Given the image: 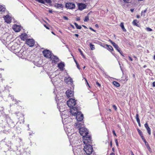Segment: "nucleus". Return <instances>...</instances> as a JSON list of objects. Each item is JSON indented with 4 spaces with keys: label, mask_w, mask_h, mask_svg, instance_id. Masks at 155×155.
Wrapping results in <instances>:
<instances>
[{
    "label": "nucleus",
    "mask_w": 155,
    "mask_h": 155,
    "mask_svg": "<svg viewBox=\"0 0 155 155\" xmlns=\"http://www.w3.org/2000/svg\"><path fill=\"white\" fill-rule=\"evenodd\" d=\"M79 133L83 136L84 143H87L92 142L91 136L88 135V131L85 127H81L79 129Z\"/></svg>",
    "instance_id": "f257e3e1"
},
{
    "label": "nucleus",
    "mask_w": 155,
    "mask_h": 155,
    "mask_svg": "<svg viewBox=\"0 0 155 155\" xmlns=\"http://www.w3.org/2000/svg\"><path fill=\"white\" fill-rule=\"evenodd\" d=\"M13 43H11L8 46L9 49L13 53L16 54L19 51L21 48L20 45L17 43H15L12 45Z\"/></svg>",
    "instance_id": "f03ea898"
},
{
    "label": "nucleus",
    "mask_w": 155,
    "mask_h": 155,
    "mask_svg": "<svg viewBox=\"0 0 155 155\" xmlns=\"http://www.w3.org/2000/svg\"><path fill=\"white\" fill-rule=\"evenodd\" d=\"M28 54L27 51L24 48H22L20 49L16 54L19 58L24 59L27 57Z\"/></svg>",
    "instance_id": "7ed1b4c3"
},
{
    "label": "nucleus",
    "mask_w": 155,
    "mask_h": 155,
    "mask_svg": "<svg viewBox=\"0 0 155 155\" xmlns=\"http://www.w3.org/2000/svg\"><path fill=\"white\" fill-rule=\"evenodd\" d=\"M91 143V142L90 143H84L85 145L84 147V150L87 155H90L93 152V147L90 144Z\"/></svg>",
    "instance_id": "20e7f679"
},
{
    "label": "nucleus",
    "mask_w": 155,
    "mask_h": 155,
    "mask_svg": "<svg viewBox=\"0 0 155 155\" xmlns=\"http://www.w3.org/2000/svg\"><path fill=\"white\" fill-rule=\"evenodd\" d=\"M75 112L71 111L72 114L76 116V118L78 121H81L84 118L83 115L81 114V112H79L77 110H75Z\"/></svg>",
    "instance_id": "39448f33"
},
{
    "label": "nucleus",
    "mask_w": 155,
    "mask_h": 155,
    "mask_svg": "<svg viewBox=\"0 0 155 155\" xmlns=\"http://www.w3.org/2000/svg\"><path fill=\"white\" fill-rule=\"evenodd\" d=\"M76 104V101L74 99H70L67 102V104L68 107L72 108L74 111L78 110L77 107H74Z\"/></svg>",
    "instance_id": "423d86ee"
},
{
    "label": "nucleus",
    "mask_w": 155,
    "mask_h": 155,
    "mask_svg": "<svg viewBox=\"0 0 155 155\" xmlns=\"http://www.w3.org/2000/svg\"><path fill=\"white\" fill-rule=\"evenodd\" d=\"M52 61V64L53 65L56 64L59 61V58L56 56L52 54L51 57L50 58Z\"/></svg>",
    "instance_id": "0eeeda50"
},
{
    "label": "nucleus",
    "mask_w": 155,
    "mask_h": 155,
    "mask_svg": "<svg viewBox=\"0 0 155 155\" xmlns=\"http://www.w3.org/2000/svg\"><path fill=\"white\" fill-rule=\"evenodd\" d=\"M49 78L51 79V81L53 83L54 82H55V81L54 80V78H58V76L56 74L55 71L53 73H52L51 72L48 73V74Z\"/></svg>",
    "instance_id": "6e6552de"
},
{
    "label": "nucleus",
    "mask_w": 155,
    "mask_h": 155,
    "mask_svg": "<svg viewBox=\"0 0 155 155\" xmlns=\"http://www.w3.org/2000/svg\"><path fill=\"white\" fill-rule=\"evenodd\" d=\"M5 117L6 118V121L11 127H14L15 126V124L13 121L8 116L5 115Z\"/></svg>",
    "instance_id": "1a4fd4ad"
},
{
    "label": "nucleus",
    "mask_w": 155,
    "mask_h": 155,
    "mask_svg": "<svg viewBox=\"0 0 155 155\" xmlns=\"http://www.w3.org/2000/svg\"><path fill=\"white\" fill-rule=\"evenodd\" d=\"M43 54L44 56L47 58H50L52 55L51 52L47 50L44 51Z\"/></svg>",
    "instance_id": "9d476101"
},
{
    "label": "nucleus",
    "mask_w": 155,
    "mask_h": 155,
    "mask_svg": "<svg viewBox=\"0 0 155 155\" xmlns=\"http://www.w3.org/2000/svg\"><path fill=\"white\" fill-rule=\"evenodd\" d=\"M65 7L69 9H72L75 8V5L74 4L68 2L65 4Z\"/></svg>",
    "instance_id": "9b49d317"
},
{
    "label": "nucleus",
    "mask_w": 155,
    "mask_h": 155,
    "mask_svg": "<svg viewBox=\"0 0 155 155\" xmlns=\"http://www.w3.org/2000/svg\"><path fill=\"white\" fill-rule=\"evenodd\" d=\"M26 43L30 47H32L35 44V41L33 39H28L26 41Z\"/></svg>",
    "instance_id": "f8f14e48"
},
{
    "label": "nucleus",
    "mask_w": 155,
    "mask_h": 155,
    "mask_svg": "<svg viewBox=\"0 0 155 155\" xmlns=\"http://www.w3.org/2000/svg\"><path fill=\"white\" fill-rule=\"evenodd\" d=\"M78 9L81 11H82L86 8L87 7V5L83 3H78Z\"/></svg>",
    "instance_id": "ddd939ff"
},
{
    "label": "nucleus",
    "mask_w": 155,
    "mask_h": 155,
    "mask_svg": "<svg viewBox=\"0 0 155 155\" xmlns=\"http://www.w3.org/2000/svg\"><path fill=\"white\" fill-rule=\"evenodd\" d=\"M5 21L7 23H10L11 22L12 18L8 15H6L4 17Z\"/></svg>",
    "instance_id": "4468645a"
},
{
    "label": "nucleus",
    "mask_w": 155,
    "mask_h": 155,
    "mask_svg": "<svg viewBox=\"0 0 155 155\" xmlns=\"http://www.w3.org/2000/svg\"><path fill=\"white\" fill-rule=\"evenodd\" d=\"M66 96L68 97H72L74 95L73 92L71 90H68L66 92Z\"/></svg>",
    "instance_id": "2eb2a0df"
},
{
    "label": "nucleus",
    "mask_w": 155,
    "mask_h": 155,
    "mask_svg": "<svg viewBox=\"0 0 155 155\" xmlns=\"http://www.w3.org/2000/svg\"><path fill=\"white\" fill-rule=\"evenodd\" d=\"M21 27L20 26L15 25L13 27V29L16 32L19 31L21 29Z\"/></svg>",
    "instance_id": "dca6fc26"
},
{
    "label": "nucleus",
    "mask_w": 155,
    "mask_h": 155,
    "mask_svg": "<svg viewBox=\"0 0 155 155\" xmlns=\"http://www.w3.org/2000/svg\"><path fill=\"white\" fill-rule=\"evenodd\" d=\"M64 66V64L63 62H61L58 64V67L60 70H63Z\"/></svg>",
    "instance_id": "f3484780"
},
{
    "label": "nucleus",
    "mask_w": 155,
    "mask_h": 155,
    "mask_svg": "<svg viewBox=\"0 0 155 155\" xmlns=\"http://www.w3.org/2000/svg\"><path fill=\"white\" fill-rule=\"evenodd\" d=\"M64 80L67 83L70 82L71 83L73 82V80L70 77H65L64 78Z\"/></svg>",
    "instance_id": "a211bd4d"
},
{
    "label": "nucleus",
    "mask_w": 155,
    "mask_h": 155,
    "mask_svg": "<svg viewBox=\"0 0 155 155\" xmlns=\"http://www.w3.org/2000/svg\"><path fill=\"white\" fill-rule=\"evenodd\" d=\"M103 47L106 48L108 50L110 51L113 50V49L112 47L110 45L107 44L105 45L104 46H102Z\"/></svg>",
    "instance_id": "6ab92c4d"
},
{
    "label": "nucleus",
    "mask_w": 155,
    "mask_h": 155,
    "mask_svg": "<svg viewBox=\"0 0 155 155\" xmlns=\"http://www.w3.org/2000/svg\"><path fill=\"white\" fill-rule=\"evenodd\" d=\"M28 35L26 33H23L21 35L20 38L21 39L24 41L26 39Z\"/></svg>",
    "instance_id": "aec40b11"
},
{
    "label": "nucleus",
    "mask_w": 155,
    "mask_h": 155,
    "mask_svg": "<svg viewBox=\"0 0 155 155\" xmlns=\"http://www.w3.org/2000/svg\"><path fill=\"white\" fill-rule=\"evenodd\" d=\"M54 6L58 8H63V5L61 4L55 3Z\"/></svg>",
    "instance_id": "412c9836"
},
{
    "label": "nucleus",
    "mask_w": 155,
    "mask_h": 155,
    "mask_svg": "<svg viewBox=\"0 0 155 155\" xmlns=\"http://www.w3.org/2000/svg\"><path fill=\"white\" fill-rule=\"evenodd\" d=\"M22 153V155H29L30 152L28 149H26V150L24 151Z\"/></svg>",
    "instance_id": "4be33fe9"
},
{
    "label": "nucleus",
    "mask_w": 155,
    "mask_h": 155,
    "mask_svg": "<svg viewBox=\"0 0 155 155\" xmlns=\"http://www.w3.org/2000/svg\"><path fill=\"white\" fill-rule=\"evenodd\" d=\"M60 99H60L59 98V97H58V95H57L56 97L55 98V100H56V102L57 103V105L58 108V109H59L58 107H59L58 106H59L60 105L59 100Z\"/></svg>",
    "instance_id": "5701e85b"
},
{
    "label": "nucleus",
    "mask_w": 155,
    "mask_h": 155,
    "mask_svg": "<svg viewBox=\"0 0 155 155\" xmlns=\"http://www.w3.org/2000/svg\"><path fill=\"white\" fill-rule=\"evenodd\" d=\"M120 26L121 27L123 31H124V32L126 31V30L125 29V28H124V24L123 23L121 22L120 24Z\"/></svg>",
    "instance_id": "b1692460"
},
{
    "label": "nucleus",
    "mask_w": 155,
    "mask_h": 155,
    "mask_svg": "<svg viewBox=\"0 0 155 155\" xmlns=\"http://www.w3.org/2000/svg\"><path fill=\"white\" fill-rule=\"evenodd\" d=\"M114 48L118 51H119L120 49L119 48V46L118 45L116 44L115 43L114 44V45H113Z\"/></svg>",
    "instance_id": "393cba45"
},
{
    "label": "nucleus",
    "mask_w": 155,
    "mask_h": 155,
    "mask_svg": "<svg viewBox=\"0 0 155 155\" xmlns=\"http://www.w3.org/2000/svg\"><path fill=\"white\" fill-rule=\"evenodd\" d=\"M5 10V7L0 5V12H4Z\"/></svg>",
    "instance_id": "a878e982"
},
{
    "label": "nucleus",
    "mask_w": 155,
    "mask_h": 155,
    "mask_svg": "<svg viewBox=\"0 0 155 155\" xmlns=\"http://www.w3.org/2000/svg\"><path fill=\"white\" fill-rule=\"evenodd\" d=\"M113 84L117 87H119L120 86L119 83L117 81H114L113 82Z\"/></svg>",
    "instance_id": "bb28decb"
},
{
    "label": "nucleus",
    "mask_w": 155,
    "mask_h": 155,
    "mask_svg": "<svg viewBox=\"0 0 155 155\" xmlns=\"http://www.w3.org/2000/svg\"><path fill=\"white\" fill-rule=\"evenodd\" d=\"M74 24L77 29H81L82 27L80 25H79L77 23L75 22L74 23Z\"/></svg>",
    "instance_id": "cd10ccee"
},
{
    "label": "nucleus",
    "mask_w": 155,
    "mask_h": 155,
    "mask_svg": "<svg viewBox=\"0 0 155 155\" xmlns=\"http://www.w3.org/2000/svg\"><path fill=\"white\" fill-rule=\"evenodd\" d=\"M90 46L91 50H93L95 49L94 45L91 43L90 44Z\"/></svg>",
    "instance_id": "c85d7f7f"
},
{
    "label": "nucleus",
    "mask_w": 155,
    "mask_h": 155,
    "mask_svg": "<svg viewBox=\"0 0 155 155\" xmlns=\"http://www.w3.org/2000/svg\"><path fill=\"white\" fill-rule=\"evenodd\" d=\"M11 141H8V144L7 143L6 144V146H8V149H9L11 148Z\"/></svg>",
    "instance_id": "c756f323"
},
{
    "label": "nucleus",
    "mask_w": 155,
    "mask_h": 155,
    "mask_svg": "<svg viewBox=\"0 0 155 155\" xmlns=\"http://www.w3.org/2000/svg\"><path fill=\"white\" fill-rule=\"evenodd\" d=\"M136 120H137V123L140 122V119L139 118V115H138V114H136Z\"/></svg>",
    "instance_id": "7c9ffc66"
},
{
    "label": "nucleus",
    "mask_w": 155,
    "mask_h": 155,
    "mask_svg": "<svg viewBox=\"0 0 155 155\" xmlns=\"http://www.w3.org/2000/svg\"><path fill=\"white\" fill-rule=\"evenodd\" d=\"M137 20H134L133 21V24L134 25H136L137 26H138L139 25L137 23Z\"/></svg>",
    "instance_id": "2f4dec72"
},
{
    "label": "nucleus",
    "mask_w": 155,
    "mask_h": 155,
    "mask_svg": "<svg viewBox=\"0 0 155 155\" xmlns=\"http://www.w3.org/2000/svg\"><path fill=\"white\" fill-rule=\"evenodd\" d=\"M141 138H142V140H143V142L145 143H147V144L148 145V143H147V142L146 141L145 139V138H144V137H143V136L142 135V136H141Z\"/></svg>",
    "instance_id": "473e14b6"
},
{
    "label": "nucleus",
    "mask_w": 155,
    "mask_h": 155,
    "mask_svg": "<svg viewBox=\"0 0 155 155\" xmlns=\"http://www.w3.org/2000/svg\"><path fill=\"white\" fill-rule=\"evenodd\" d=\"M36 1L41 4H45V2L43 0H35Z\"/></svg>",
    "instance_id": "72a5a7b5"
},
{
    "label": "nucleus",
    "mask_w": 155,
    "mask_h": 155,
    "mask_svg": "<svg viewBox=\"0 0 155 155\" xmlns=\"http://www.w3.org/2000/svg\"><path fill=\"white\" fill-rule=\"evenodd\" d=\"M146 129L147 130V132L149 135H150L151 134V130L150 128L149 127L148 128H146Z\"/></svg>",
    "instance_id": "f704fd0d"
},
{
    "label": "nucleus",
    "mask_w": 155,
    "mask_h": 155,
    "mask_svg": "<svg viewBox=\"0 0 155 155\" xmlns=\"http://www.w3.org/2000/svg\"><path fill=\"white\" fill-rule=\"evenodd\" d=\"M137 131H138V132L139 134L140 135V136L143 135L142 132L141 130H140L139 129H138Z\"/></svg>",
    "instance_id": "c9c22d12"
},
{
    "label": "nucleus",
    "mask_w": 155,
    "mask_h": 155,
    "mask_svg": "<svg viewBox=\"0 0 155 155\" xmlns=\"http://www.w3.org/2000/svg\"><path fill=\"white\" fill-rule=\"evenodd\" d=\"M89 20V18L88 16H86L84 20V21L87 22Z\"/></svg>",
    "instance_id": "e433bc0d"
},
{
    "label": "nucleus",
    "mask_w": 155,
    "mask_h": 155,
    "mask_svg": "<svg viewBox=\"0 0 155 155\" xmlns=\"http://www.w3.org/2000/svg\"><path fill=\"white\" fill-rule=\"evenodd\" d=\"M78 50L79 51L81 54V55L83 56V57L84 58V55L83 53H82V51H81V49H78Z\"/></svg>",
    "instance_id": "4c0bfd02"
},
{
    "label": "nucleus",
    "mask_w": 155,
    "mask_h": 155,
    "mask_svg": "<svg viewBox=\"0 0 155 155\" xmlns=\"http://www.w3.org/2000/svg\"><path fill=\"white\" fill-rule=\"evenodd\" d=\"M47 3L49 4H50L51 3V0H44Z\"/></svg>",
    "instance_id": "58836bf2"
},
{
    "label": "nucleus",
    "mask_w": 155,
    "mask_h": 155,
    "mask_svg": "<svg viewBox=\"0 0 155 155\" xmlns=\"http://www.w3.org/2000/svg\"><path fill=\"white\" fill-rule=\"evenodd\" d=\"M151 71L150 69H147L145 70V71L146 73L149 74L150 72Z\"/></svg>",
    "instance_id": "ea45409f"
},
{
    "label": "nucleus",
    "mask_w": 155,
    "mask_h": 155,
    "mask_svg": "<svg viewBox=\"0 0 155 155\" xmlns=\"http://www.w3.org/2000/svg\"><path fill=\"white\" fill-rule=\"evenodd\" d=\"M147 9L146 8L144 10H143V11H141V16H142V15H143V13H145L147 12Z\"/></svg>",
    "instance_id": "a19ab883"
},
{
    "label": "nucleus",
    "mask_w": 155,
    "mask_h": 155,
    "mask_svg": "<svg viewBox=\"0 0 155 155\" xmlns=\"http://www.w3.org/2000/svg\"><path fill=\"white\" fill-rule=\"evenodd\" d=\"M146 30L147 31H152V29L150 28H147Z\"/></svg>",
    "instance_id": "79ce46f5"
},
{
    "label": "nucleus",
    "mask_w": 155,
    "mask_h": 155,
    "mask_svg": "<svg viewBox=\"0 0 155 155\" xmlns=\"http://www.w3.org/2000/svg\"><path fill=\"white\" fill-rule=\"evenodd\" d=\"M113 108L114 109V110L116 111L117 110V107H116V106L115 105H113Z\"/></svg>",
    "instance_id": "37998d69"
},
{
    "label": "nucleus",
    "mask_w": 155,
    "mask_h": 155,
    "mask_svg": "<svg viewBox=\"0 0 155 155\" xmlns=\"http://www.w3.org/2000/svg\"><path fill=\"white\" fill-rule=\"evenodd\" d=\"M144 127H145V128H146L149 127V126H148V124H147V123H146L144 124Z\"/></svg>",
    "instance_id": "c03bdc74"
},
{
    "label": "nucleus",
    "mask_w": 155,
    "mask_h": 155,
    "mask_svg": "<svg viewBox=\"0 0 155 155\" xmlns=\"http://www.w3.org/2000/svg\"><path fill=\"white\" fill-rule=\"evenodd\" d=\"M96 84L99 87H101V84L99 83H98V81H96Z\"/></svg>",
    "instance_id": "a18cd8bd"
},
{
    "label": "nucleus",
    "mask_w": 155,
    "mask_h": 155,
    "mask_svg": "<svg viewBox=\"0 0 155 155\" xmlns=\"http://www.w3.org/2000/svg\"><path fill=\"white\" fill-rule=\"evenodd\" d=\"M109 41L110 42L111 44L112 45H114V44L115 43L113 42L110 39H109Z\"/></svg>",
    "instance_id": "49530a36"
},
{
    "label": "nucleus",
    "mask_w": 155,
    "mask_h": 155,
    "mask_svg": "<svg viewBox=\"0 0 155 155\" xmlns=\"http://www.w3.org/2000/svg\"><path fill=\"white\" fill-rule=\"evenodd\" d=\"M63 18L65 20H68V18L66 16H64Z\"/></svg>",
    "instance_id": "de8ad7c7"
},
{
    "label": "nucleus",
    "mask_w": 155,
    "mask_h": 155,
    "mask_svg": "<svg viewBox=\"0 0 155 155\" xmlns=\"http://www.w3.org/2000/svg\"><path fill=\"white\" fill-rule=\"evenodd\" d=\"M112 132H113L114 135L115 136H117V135H116V134L115 133V131L114 130H112Z\"/></svg>",
    "instance_id": "09e8293b"
},
{
    "label": "nucleus",
    "mask_w": 155,
    "mask_h": 155,
    "mask_svg": "<svg viewBox=\"0 0 155 155\" xmlns=\"http://www.w3.org/2000/svg\"><path fill=\"white\" fill-rule=\"evenodd\" d=\"M115 143H116V145L117 146H118V143L117 139H115Z\"/></svg>",
    "instance_id": "8fccbe9b"
},
{
    "label": "nucleus",
    "mask_w": 155,
    "mask_h": 155,
    "mask_svg": "<svg viewBox=\"0 0 155 155\" xmlns=\"http://www.w3.org/2000/svg\"><path fill=\"white\" fill-rule=\"evenodd\" d=\"M123 56H124L123 54V52H122L120 50V51H118Z\"/></svg>",
    "instance_id": "3c124183"
},
{
    "label": "nucleus",
    "mask_w": 155,
    "mask_h": 155,
    "mask_svg": "<svg viewBox=\"0 0 155 155\" xmlns=\"http://www.w3.org/2000/svg\"><path fill=\"white\" fill-rule=\"evenodd\" d=\"M89 29L91 30H92V31H94V32H96V30H94V29H93L91 27H90L89 28Z\"/></svg>",
    "instance_id": "603ef678"
},
{
    "label": "nucleus",
    "mask_w": 155,
    "mask_h": 155,
    "mask_svg": "<svg viewBox=\"0 0 155 155\" xmlns=\"http://www.w3.org/2000/svg\"><path fill=\"white\" fill-rule=\"evenodd\" d=\"M149 74V75L150 76H152L153 75V73L151 71L150 72Z\"/></svg>",
    "instance_id": "864d4df0"
},
{
    "label": "nucleus",
    "mask_w": 155,
    "mask_h": 155,
    "mask_svg": "<svg viewBox=\"0 0 155 155\" xmlns=\"http://www.w3.org/2000/svg\"><path fill=\"white\" fill-rule=\"evenodd\" d=\"M65 130L66 131H67L68 133H70V132H69V129H68V128L67 129H65Z\"/></svg>",
    "instance_id": "5fc2aeb1"
},
{
    "label": "nucleus",
    "mask_w": 155,
    "mask_h": 155,
    "mask_svg": "<svg viewBox=\"0 0 155 155\" xmlns=\"http://www.w3.org/2000/svg\"><path fill=\"white\" fill-rule=\"evenodd\" d=\"M44 26L47 29H49V28L45 24H44Z\"/></svg>",
    "instance_id": "6e6d98bb"
},
{
    "label": "nucleus",
    "mask_w": 155,
    "mask_h": 155,
    "mask_svg": "<svg viewBox=\"0 0 155 155\" xmlns=\"http://www.w3.org/2000/svg\"><path fill=\"white\" fill-rule=\"evenodd\" d=\"M129 58L130 60V61H133V59L132 58L130 57V56H129Z\"/></svg>",
    "instance_id": "4d7b16f0"
},
{
    "label": "nucleus",
    "mask_w": 155,
    "mask_h": 155,
    "mask_svg": "<svg viewBox=\"0 0 155 155\" xmlns=\"http://www.w3.org/2000/svg\"><path fill=\"white\" fill-rule=\"evenodd\" d=\"M84 79H85L86 83H87V84L88 85V83L87 81V80L85 78H84Z\"/></svg>",
    "instance_id": "13d9d810"
},
{
    "label": "nucleus",
    "mask_w": 155,
    "mask_h": 155,
    "mask_svg": "<svg viewBox=\"0 0 155 155\" xmlns=\"http://www.w3.org/2000/svg\"><path fill=\"white\" fill-rule=\"evenodd\" d=\"M153 87H155V81H154L153 83Z\"/></svg>",
    "instance_id": "bf43d9fd"
},
{
    "label": "nucleus",
    "mask_w": 155,
    "mask_h": 155,
    "mask_svg": "<svg viewBox=\"0 0 155 155\" xmlns=\"http://www.w3.org/2000/svg\"><path fill=\"white\" fill-rule=\"evenodd\" d=\"M147 148L148 150L150 149V147L149 146V145L147 147Z\"/></svg>",
    "instance_id": "052dcab7"
},
{
    "label": "nucleus",
    "mask_w": 155,
    "mask_h": 155,
    "mask_svg": "<svg viewBox=\"0 0 155 155\" xmlns=\"http://www.w3.org/2000/svg\"><path fill=\"white\" fill-rule=\"evenodd\" d=\"M128 1V0H123V1L126 3H128V2L127 1Z\"/></svg>",
    "instance_id": "680f3d73"
},
{
    "label": "nucleus",
    "mask_w": 155,
    "mask_h": 155,
    "mask_svg": "<svg viewBox=\"0 0 155 155\" xmlns=\"http://www.w3.org/2000/svg\"><path fill=\"white\" fill-rule=\"evenodd\" d=\"M4 108L3 107H1V109H0V111H2L3 110Z\"/></svg>",
    "instance_id": "e2e57ef3"
},
{
    "label": "nucleus",
    "mask_w": 155,
    "mask_h": 155,
    "mask_svg": "<svg viewBox=\"0 0 155 155\" xmlns=\"http://www.w3.org/2000/svg\"><path fill=\"white\" fill-rule=\"evenodd\" d=\"M52 12H53V11L51 10H49V12L50 13H52Z\"/></svg>",
    "instance_id": "0e129e2a"
},
{
    "label": "nucleus",
    "mask_w": 155,
    "mask_h": 155,
    "mask_svg": "<svg viewBox=\"0 0 155 155\" xmlns=\"http://www.w3.org/2000/svg\"><path fill=\"white\" fill-rule=\"evenodd\" d=\"M131 155H134L132 151H130Z\"/></svg>",
    "instance_id": "69168bd1"
},
{
    "label": "nucleus",
    "mask_w": 155,
    "mask_h": 155,
    "mask_svg": "<svg viewBox=\"0 0 155 155\" xmlns=\"http://www.w3.org/2000/svg\"><path fill=\"white\" fill-rule=\"evenodd\" d=\"M140 16L139 15H137V18H140Z\"/></svg>",
    "instance_id": "338daca9"
},
{
    "label": "nucleus",
    "mask_w": 155,
    "mask_h": 155,
    "mask_svg": "<svg viewBox=\"0 0 155 155\" xmlns=\"http://www.w3.org/2000/svg\"><path fill=\"white\" fill-rule=\"evenodd\" d=\"M110 155H115V154L113 153H110Z\"/></svg>",
    "instance_id": "774afa93"
}]
</instances>
